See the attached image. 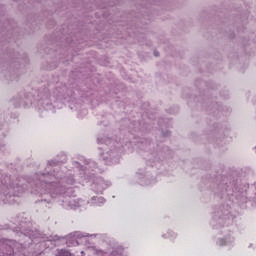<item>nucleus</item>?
Wrapping results in <instances>:
<instances>
[{"label":"nucleus","instance_id":"nucleus-10","mask_svg":"<svg viewBox=\"0 0 256 256\" xmlns=\"http://www.w3.org/2000/svg\"><path fill=\"white\" fill-rule=\"evenodd\" d=\"M57 256H73V253H71L69 250L62 249L58 251Z\"/></svg>","mask_w":256,"mask_h":256},{"label":"nucleus","instance_id":"nucleus-3","mask_svg":"<svg viewBox=\"0 0 256 256\" xmlns=\"http://www.w3.org/2000/svg\"><path fill=\"white\" fill-rule=\"evenodd\" d=\"M61 175L60 184L67 185L69 189H77L79 185H87L92 181V189L95 193H103L111 187V181L101 177H95L99 173L97 163L93 160L82 158L80 161H73L69 168L60 164V169L53 171L52 175Z\"/></svg>","mask_w":256,"mask_h":256},{"label":"nucleus","instance_id":"nucleus-1","mask_svg":"<svg viewBox=\"0 0 256 256\" xmlns=\"http://www.w3.org/2000/svg\"><path fill=\"white\" fill-rule=\"evenodd\" d=\"M59 169H61V163L50 160L44 171L35 173L28 180L16 179V183L15 176H4L0 172V195L3 203L15 205L17 197L27 191L36 195L40 203L51 205L56 201L68 211L85 207V205L101 207L105 203V198L101 196H93L88 201L73 196V189H69L66 184H61V174L59 172L53 174V171H59Z\"/></svg>","mask_w":256,"mask_h":256},{"label":"nucleus","instance_id":"nucleus-9","mask_svg":"<svg viewBox=\"0 0 256 256\" xmlns=\"http://www.w3.org/2000/svg\"><path fill=\"white\" fill-rule=\"evenodd\" d=\"M83 237H89V234L76 231V232L70 233L67 236V241H69V239H72V245H77V239H83Z\"/></svg>","mask_w":256,"mask_h":256},{"label":"nucleus","instance_id":"nucleus-12","mask_svg":"<svg viewBox=\"0 0 256 256\" xmlns=\"http://www.w3.org/2000/svg\"><path fill=\"white\" fill-rule=\"evenodd\" d=\"M130 129H134V131H141V128L139 127V123L138 122H132L130 124Z\"/></svg>","mask_w":256,"mask_h":256},{"label":"nucleus","instance_id":"nucleus-13","mask_svg":"<svg viewBox=\"0 0 256 256\" xmlns=\"http://www.w3.org/2000/svg\"><path fill=\"white\" fill-rule=\"evenodd\" d=\"M96 237L98 239H107V236L106 235H103V234H96Z\"/></svg>","mask_w":256,"mask_h":256},{"label":"nucleus","instance_id":"nucleus-4","mask_svg":"<svg viewBox=\"0 0 256 256\" xmlns=\"http://www.w3.org/2000/svg\"><path fill=\"white\" fill-rule=\"evenodd\" d=\"M63 89L57 88L53 95L45 92L41 99L38 100L37 104L35 101H37V98L33 96V94H25L24 98L23 95L16 96L12 103L14 107L17 109L23 108V109H29L31 105H34L35 109L38 111H55V109H61L63 107Z\"/></svg>","mask_w":256,"mask_h":256},{"label":"nucleus","instance_id":"nucleus-2","mask_svg":"<svg viewBox=\"0 0 256 256\" xmlns=\"http://www.w3.org/2000/svg\"><path fill=\"white\" fill-rule=\"evenodd\" d=\"M216 183L220 197L225 202L212 213L211 225L218 229L223 236L215 240L217 247H226L231 251L237 245L235 231H237V212L235 207L245 209L249 199L247 198V187L241 184V180L235 177L217 176Z\"/></svg>","mask_w":256,"mask_h":256},{"label":"nucleus","instance_id":"nucleus-7","mask_svg":"<svg viewBox=\"0 0 256 256\" xmlns=\"http://www.w3.org/2000/svg\"><path fill=\"white\" fill-rule=\"evenodd\" d=\"M136 179L143 186L155 185L157 183V176L151 170H139L136 173Z\"/></svg>","mask_w":256,"mask_h":256},{"label":"nucleus","instance_id":"nucleus-11","mask_svg":"<svg viewBox=\"0 0 256 256\" xmlns=\"http://www.w3.org/2000/svg\"><path fill=\"white\" fill-rule=\"evenodd\" d=\"M161 155H163V152H158L156 154V158L154 160H152V162L154 163V165H152V167L157 166V163H159V161H161V158H159V157H161Z\"/></svg>","mask_w":256,"mask_h":256},{"label":"nucleus","instance_id":"nucleus-15","mask_svg":"<svg viewBox=\"0 0 256 256\" xmlns=\"http://www.w3.org/2000/svg\"><path fill=\"white\" fill-rule=\"evenodd\" d=\"M154 55H155V57H159V52L154 51Z\"/></svg>","mask_w":256,"mask_h":256},{"label":"nucleus","instance_id":"nucleus-5","mask_svg":"<svg viewBox=\"0 0 256 256\" xmlns=\"http://www.w3.org/2000/svg\"><path fill=\"white\" fill-rule=\"evenodd\" d=\"M98 143L104 144L101 159L106 162V165H115L121 159V153L126 150L125 146L121 148V142L113 141L111 138H98Z\"/></svg>","mask_w":256,"mask_h":256},{"label":"nucleus","instance_id":"nucleus-6","mask_svg":"<svg viewBox=\"0 0 256 256\" xmlns=\"http://www.w3.org/2000/svg\"><path fill=\"white\" fill-rule=\"evenodd\" d=\"M18 223L20 225L19 229L21 233H23L24 237H26V239H29L31 243H51L52 241H57L59 239V236L45 237L38 230H31V219L27 217V214H23L22 216H20L18 218Z\"/></svg>","mask_w":256,"mask_h":256},{"label":"nucleus","instance_id":"nucleus-14","mask_svg":"<svg viewBox=\"0 0 256 256\" xmlns=\"http://www.w3.org/2000/svg\"><path fill=\"white\" fill-rule=\"evenodd\" d=\"M164 137H169L170 135V132H167V133H163Z\"/></svg>","mask_w":256,"mask_h":256},{"label":"nucleus","instance_id":"nucleus-16","mask_svg":"<svg viewBox=\"0 0 256 256\" xmlns=\"http://www.w3.org/2000/svg\"><path fill=\"white\" fill-rule=\"evenodd\" d=\"M248 247H249V249H251V247H253V244H249V246H248Z\"/></svg>","mask_w":256,"mask_h":256},{"label":"nucleus","instance_id":"nucleus-8","mask_svg":"<svg viewBox=\"0 0 256 256\" xmlns=\"http://www.w3.org/2000/svg\"><path fill=\"white\" fill-rule=\"evenodd\" d=\"M177 237H179V234L174 229H171V228H168L165 232H162L161 234L162 239H167L172 243H174Z\"/></svg>","mask_w":256,"mask_h":256}]
</instances>
